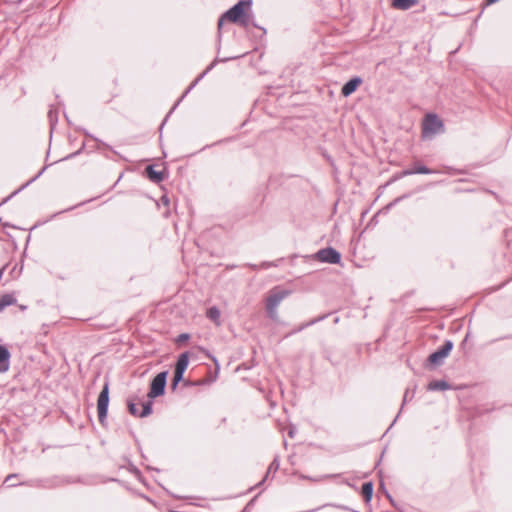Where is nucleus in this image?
Instances as JSON below:
<instances>
[{
  "label": "nucleus",
  "mask_w": 512,
  "mask_h": 512,
  "mask_svg": "<svg viewBox=\"0 0 512 512\" xmlns=\"http://www.w3.org/2000/svg\"><path fill=\"white\" fill-rule=\"evenodd\" d=\"M199 349L206 355V357H208L209 359L212 360V362L214 363L215 365V375L208 381V382H214L216 381L217 377H218V373L220 371V364H219V361L218 359L213 355L211 354V352L209 350H207L206 348L204 347H199Z\"/></svg>",
  "instance_id": "nucleus-26"
},
{
  "label": "nucleus",
  "mask_w": 512,
  "mask_h": 512,
  "mask_svg": "<svg viewBox=\"0 0 512 512\" xmlns=\"http://www.w3.org/2000/svg\"><path fill=\"white\" fill-rule=\"evenodd\" d=\"M190 360V352L185 351L179 354L174 370L185 373Z\"/></svg>",
  "instance_id": "nucleus-18"
},
{
  "label": "nucleus",
  "mask_w": 512,
  "mask_h": 512,
  "mask_svg": "<svg viewBox=\"0 0 512 512\" xmlns=\"http://www.w3.org/2000/svg\"><path fill=\"white\" fill-rule=\"evenodd\" d=\"M146 468H147L148 470H154V471H156V472H160V469L155 468V467L147 466Z\"/></svg>",
  "instance_id": "nucleus-55"
},
{
  "label": "nucleus",
  "mask_w": 512,
  "mask_h": 512,
  "mask_svg": "<svg viewBox=\"0 0 512 512\" xmlns=\"http://www.w3.org/2000/svg\"><path fill=\"white\" fill-rule=\"evenodd\" d=\"M64 116H65V118H66V120H67L68 124L70 125V124H71V122H70L69 117L67 116V114H66L65 112H64Z\"/></svg>",
  "instance_id": "nucleus-64"
},
{
  "label": "nucleus",
  "mask_w": 512,
  "mask_h": 512,
  "mask_svg": "<svg viewBox=\"0 0 512 512\" xmlns=\"http://www.w3.org/2000/svg\"><path fill=\"white\" fill-rule=\"evenodd\" d=\"M121 178H122V175H120V176H119V178L116 180V182L114 183V185H113L109 190L113 189V188H114V187L119 183V181H120V179H121Z\"/></svg>",
  "instance_id": "nucleus-56"
},
{
  "label": "nucleus",
  "mask_w": 512,
  "mask_h": 512,
  "mask_svg": "<svg viewBox=\"0 0 512 512\" xmlns=\"http://www.w3.org/2000/svg\"><path fill=\"white\" fill-rule=\"evenodd\" d=\"M16 268H17V265H15V266L12 268V270L10 271V274H11V275H13V274L15 273Z\"/></svg>",
  "instance_id": "nucleus-62"
},
{
  "label": "nucleus",
  "mask_w": 512,
  "mask_h": 512,
  "mask_svg": "<svg viewBox=\"0 0 512 512\" xmlns=\"http://www.w3.org/2000/svg\"><path fill=\"white\" fill-rule=\"evenodd\" d=\"M377 475L379 477V490L386 496V498L390 501V503L395 506V501L392 497V495L389 493V491L386 488L384 479H383V471L382 469L377 470Z\"/></svg>",
  "instance_id": "nucleus-25"
},
{
  "label": "nucleus",
  "mask_w": 512,
  "mask_h": 512,
  "mask_svg": "<svg viewBox=\"0 0 512 512\" xmlns=\"http://www.w3.org/2000/svg\"><path fill=\"white\" fill-rule=\"evenodd\" d=\"M160 202H161L163 205L168 206V205L170 204V199H169V197H168L166 194H164V195H162V196L160 197Z\"/></svg>",
  "instance_id": "nucleus-44"
},
{
  "label": "nucleus",
  "mask_w": 512,
  "mask_h": 512,
  "mask_svg": "<svg viewBox=\"0 0 512 512\" xmlns=\"http://www.w3.org/2000/svg\"><path fill=\"white\" fill-rule=\"evenodd\" d=\"M406 176H410L408 168L404 169V170H401V171H398L395 174H393V176L387 182V185H389L391 183H394V182H396V181H398V180H400V179H402L403 177H406Z\"/></svg>",
  "instance_id": "nucleus-32"
},
{
  "label": "nucleus",
  "mask_w": 512,
  "mask_h": 512,
  "mask_svg": "<svg viewBox=\"0 0 512 512\" xmlns=\"http://www.w3.org/2000/svg\"><path fill=\"white\" fill-rule=\"evenodd\" d=\"M77 131H80L81 133H83L86 137L92 139L93 141H95L97 143L96 146L92 147L91 148V151H99L101 147L111 151L113 154L115 155H118L119 156V153L113 149L112 146H110L109 144H107L106 142H104L103 140L99 139L98 137H96L95 135H93L92 133H90L87 129L83 128V127H77L76 128Z\"/></svg>",
  "instance_id": "nucleus-12"
},
{
  "label": "nucleus",
  "mask_w": 512,
  "mask_h": 512,
  "mask_svg": "<svg viewBox=\"0 0 512 512\" xmlns=\"http://www.w3.org/2000/svg\"><path fill=\"white\" fill-rule=\"evenodd\" d=\"M278 264L274 261H263L260 263V269H269L271 267H277Z\"/></svg>",
  "instance_id": "nucleus-41"
},
{
  "label": "nucleus",
  "mask_w": 512,
  "mask_h": 512,
  "mask_svg": "<svg viewBox=\"0 0 512 512\" xmlns=\"http://www.w3.org/2000/svg\"><path fill=\"white\" fill-rule=\"evenodd\" d=\"M394 206L392 205V203H388L384 208H383V211L384 212H388L390 209H392Z\"/></svg>",
  "instance_id": "nucleus-51"
},
{
  "label": "nucleus",
  "mask_w": 512,
  "mask_h": 512,
  "mask_svg": "<svg viewBox=\"0 0 512 512\" xmlns=\"http://www.w3.org/2000/svg\"><path fill=\"white\" fill-rule=\"evenodd\" d=\"M191 89L187 87V89L184 91L182 96L176 101V103L172 106V108L169 110V112L166 114L165 118L160 124L159 131H160V140L162 139V130L164 125L166 124L168 118L171 116V114L174 112V110L177 108V106L180 104V102L190 93Z\"/></svg>",
  "instance_id": "nucleus-21"
},
{
  "label": "nucleus",
  "mask_w": 512,
  "mask_h": 512,
  "mask_svg": "<svg viewBox=\"0 0 512 512\" xmlns=\"http://www.w3.org/2000/svg\"><path fill=\"white\" fill-rule=\"evenodd\" d=\"M499 0H484V3H483V8L487 7V6H490L492 4H495L496 2H498Z\"/></svg>",
  "instance_id": "nucleus-46"
},
{
  "label": "nucleus",
  "mask_w": 512,
  "mask_h": 512,
  "mask_svg": "<svg viewBox=\"0 0 512 512\" xmlns=\"http://www.w3.org/2000/svg\"><path fill=\"white\" fill-rule=\"evenodd\" d=\"M206 316L213 322H218L220 318V310L216 306L209 307L206 312Z\"/></svg>",
  "instance_id": "nucleus-28"
},
{
  "label": "nucleus",
  "mask_w": 512,
  "mask_h": 512,
  "mask_svg": "<svg viewBox=\"0 0 512 512\" xmlns=\"http://www.w3.org/2000/svg\"><path fill=\"white\" fill-rule=\"evenodd\" d=\"M128 471L131 472L141 483H145V479L142 475V472L132 463L129 462Z\"/></svg>",
  "instance_id": "nucleus-30"
},
{
  "label": "nucleus",
  "mask_w": 512,
  "mask_h": 512,
  "mask_svg": "<svg viewBox=\"0 0 512 512\" xmlns=\"http://www.w3.org/2000/svg\"><path fill=\"white\" fill-rule=\"evenodd\" d=\"M96 198H97V197H94V198H91V199H88V200L82 201V202H80V203H78V204H76V205H74V206H71V207H69V208H67V209H65V210H62V211H60V212H58V213H55V214L52 216V218H53V217H55V216H57L58 214H61V213L67 212V211H71V210H73V209H75V208H77V207H79V206H83L84 204L89 203V202H91V201L95 200Z\"/></svg>",
  "instance_id": "nucleus-39"
},
{
  "label": "nucleus",
  "mask_w": 512,
  "mask_h": 512,
  "mask_svg": "<svg viewBox=\"0 0 512 512\" xmlns=\"http://www.w3.org/2000/svg\"><path fill=\"white\" fill-rule=\"evenodd\" d=\"M102 154L106 159H112L108 153L103 152Z\"/></svg>",
  "instance_id": "nucleus-58"
},
{
  "label": "nucleus",
  "mask_w": 512,
  "mask_h": 512,
  "mask_svg": "<svg viewBox=\"0 0 512 512\" xmlns=\"http://www.w3.org/2000/svg\"><path fill=\"white\" fill-rule=\"evenodd\" d=\"M235 139H236V136L225 137L223 139H220V140H217V141L213 142L212 144L205 145L200 151L206 150V149H208L210 147L221 145L223 143H230V142L234 141Z\"/></svg>",
  "instance_id": "nucleus-31"
},
{
  "label": "nucleus",
  "mask_w": 512,
  "mask_h": 512,
  "mask_svg": "<svg viewBox=\"0 0 512 512\" xmlns=\"http://www.w3.org/2000/svg\"><path fill=\"white\" fill-rule=\"evenodd\" d=\"M454 343L452 340L446 339L444 343L434 350L426 359V367L435 369L444 363V360L449 356Z\"/></svg>",
  "instance_id": "nucleus-5"
},
{
  "label": "nucleus",
  "mask_w": 512,
  "mask_h": 512,
  "mask_svg": "<svg viewBox=\"0 0 512 512\" xmlns=\"http://www.w3.org/2000/svg\"><path fill=\"white\" fill-rule=\"evenodd\" d=\"M331 314H332L331 312H328V313L322 314V315H320V316H318V317H315V318L311 319V320H310V321H308V322H305V323H303V324L299 325L298 327H296L295 329H293L291 332H289V333L286 335V337L291 336V335H294V334H296V333H299V332L303 331L304 329H306V328H308V327H310V326H312V325H315V324H317V323H319V322L324 321V320H325L326 318H328Z\"/></svg>",
  "instance_id": "nucleus-15"
},
{
  "label": "nucleus",
  "mask_w": 512,
  "mask_h": 512,
  "mask_svg": "<svg viewBox=\"0 0 512 512\" xmlns=\"http://www.w3.org/2000/svg\"><path fill=\"white\" fill-rule=\"evenodd\" d=\"M260 493L255 495L252 499L248 501V503L244 506L242 509V512H251L253 507L255 506V503L257 501V498L259 497Z\"/></svg>",
  "instance_id": "nucleus-35"
},
{
  "label": "nucleus",
  "mask_w": 512,
  "mask_h": 512,
  "mask_svg": "<svg viewBox=\"0 0 512 512\" xmlns=\"http://www.w3.org/2000/svg\"><path fill=\"white\" fill-rule=\"evenodd\" d=\"M342 483H343V484H345V485H347V486H349V487H351V488H352V489H354V490H356V489H357L356 485L352 484L348 479H343V480H342Z\"/></svg>",
  "instance_id": "nucleus-45"
},
{
  "label": "nucleus",
  "mask_w": 512,
  "mask_h": 512,
  "mask_svg": "<svg viewBox=\"0 0 512 512\" xmlns=\"http://www.w3.org/2000/svg\"><path fill=\"white\" fill-rule=\"evenodd\" d=\"M18 307H19V309H20L21 311H25V310L27 309V306H26V305H22V304H21V305H19Z\"/></svg>",
  "instance_id": "nucleus-57"
},
{
  "label": "nucleus",
  "mask_w": 512,
  "mask_h": 512,
  "mask_svg": "<svg viewBox=\"0 0 512 512\" xmlns=\"http://www.w3.org/2000/svg\"><path fill=\"white\" fill-rule=\"evenodd\" d=\"M183 384H184L185 387H190V386L198 385L199 383H193V382H191L189 380H185L184 379Z\"/></svg>",
  "instance_id": "nucleus-47"
},
{
  "label": "nucleus",
  "mask_w": 512,
  "mask_h": 512,
  "mask_svg": "<svg viewBox=\"0 0 512 512\" xmlns=\"http://www.w3.org/2000/svg\"><path fill=\"white\" fill-rule=\"evenodd\" d=\"M169 375L168 370H163L156 374L151 381L149 385V391L147 394L148 399L152 401V405L154 404V400L158 397H161L166 392V386H167V378Z\"/></svg>",
  "instance_id": "nucleus-7"
},
{
  "label": "nucleus",
  "mask_w": 512,
  "mask_h": 512,
  "mask_svg": "<svg viewBox=\"0 0 512 512\" xmlns=\"http://www.w3.org/2000/svg\"><path fill=\"white\" fill-rule=\"evenodd\" d=\"M408 171H409L410 175H415V174L429 175V174L437 173L436 170L429 168L427 165H425L421 161L414 162L411 165V167L408 168Z\"/></svg>",
  "instance_id": "nucleus-16"
},
{
  "label": "nucleus",
  "mask_w": 512,
  "mask_h": 512,
  "mask_svg": "<svg viewBox=\"0 0 512 512\" xmlns=\"http://www.w3.org/2000/svg\"><path fill=\"white\" fill-rule=\"evenodd\" d=\"M445 132L443 120L436 113H428L422 123V138L432 139L437 134Z\"/></svg>",
  "instance_id": "nucleus-4"
},
{
  "label": "nucleus",
  "mask_w": 512,
  "mask_h": 512,
  "mask_svg": "<svg viewBox=\"0 0 512 512\" xmlns=\"http://www.w3.org/2000/svg\"><path fill=\"white\" fill-rule=\"evenodd\" d=\"M144 175L152 183L160 184L169 177V171L166 163H164V168L162 170H156L155 165L150 164L145 167Z\"/></svg>",
  "instance_id": "nucleus-9"
},
{
  "label": "nucleus",
  "mask_w": 512,
  "mask_h": 512,
  "mask_svg": "<svg viewBox=\"0 0 512 512\" xmlns=\"http://www.w3.org/2000/svg\"><path fill=\"white\" fill-rule=\"evenodd\" d=\"M11 352L9 348L0 344V374L6 373L10 368Z\"/></svg>",
  "instance_id": "nucleus-14"
},
{
  "label": "nucleus",
  "mask_w": 512,
  "mask_h": 512,
  "mask_svg": "<svg viewBox=\"0 0 512 512\" xmlns=\"http://www.w3.org/2000/svg\"><path fill=\"white\" fill-rule=\"evenodd\" d=\"M17 303V299L15 293H6L0 297V313L11 305H15Z\"/></svg>",
  "instance_id": "nucleus-22"
},
{
  "label": "nucleus",
  "mask_w": 512,
  "mask_h": 512,
  "mask_svg": "<svg viewBox=\"0 0 512 512\" xmlns=\"http://www.w3.org/2000/svg\"><path fill=\"white\" fill-rule=\"evenodd\" d=\"M110 379L108 376L105 377L103 387L97 398V413L98 420L102 427H107V417L110 403Z\"/></svg>",
  "instance_id": "nucleus-3"
},
{
  "label": "nucleus",
  "mask_w": 512,
  "mask_h": 512,
  "mask_svg": "<svg viewBox=\"0 0 512 512\" xmlns=\"http://www.w3.org/2000/svg\"><path fill=\"white\" fill-rule=\"evenodd\" d=\"M171 496H172V497H174V498H176V499H182V498H183V497L178 496V495H176V494H171Z\"/></svg>",
  "instance_id": "nucleus-63"
},
{
  "label": "nucleus",
  "mask_w": 512,
  "mask_h": 512,
  "mask_svg": "<svg viewBox=\"0 0 512 512\" xmlns=\"http://www.w3.org/2000/svg\"><path fill=\"white\" fill-rule=\"evenodd\" d=\"M4 228H7V227H11V228H17L15 225L9 223V222H4L1 224Z\"/></svg>",
  "instance_id": "nucleus-52"
},
{
  "label": "nucleus",
  "mask_w": 512,
  "mask_h": 512,
  "mask_svg": "<svg viewBox=\"0 0 512 512\" xmlns=\"http://www.w3.org/2000/svg\"><path fill=\"white\" fill-rule=\"evenodd\" d=\"M7 266H8V264H5L4 266H2V267L0 268V280L2 279L3 274H4V272H5L6 268H7Z\"/></svg>",
  "instance_id": "nucleus-50"
},
{
  "label": "nucleus",
  "mask_w": 512,
  "mask_h": 512,
  "mask_svg": "<svg viewBox=\"0 0 512 512\" xmlns=\"http://www.w3.org/2000/svg\"><path fill=\"white\" fill-rule=\"evenodd\" d=\"M142 399L138 395H130L126 399L127 410L130 415L138 418H146L153 413V405L151 400L142 402V409L139 410L137 405Z\"/></svg>",
  "instance_id": "nucleus-6"
},
{
  "label": "nucleus",
  "mask_w": 512,
  "mask_h": 512,
  "mask_svg": "<svg viewBox=\"0 0 512 512\" xmlns=\"http://www.w3.org/2000/svg\"><path fill=\"white\" fill-rule=\"evenodd\" d=\"M364 502L370 504L374 493V483L372 481L364 482L360 491Z\"/></svg>",
  "instance_id": "nucleus-19"
},
{
  "label": "nucleus",
  "mask_w": 512,
  "mask_h": 512,
  "mask_svg": "<svg viewBox=\"0 0 512 512\" xmlns=\"http://www.w3.org/2000/svg\"><path fill=\"white\" fill-rule=\"evenodd\" d=\"M191 336L189 333H180L177 338H176V343L178 344H182V343H186L190 340Z\"/></svg>",
  "instance_id": "nucleus-40"
},
{
  "label": "nucleus",
  "mask_w": 512,
  "mask_h": 512,
  "mask_svg": "<svg viewBox=\"0 0 512 512\" xmlns=\"http://www.w3.org/2000/svg\"><path fill=\"white\" fill-rule=\"evenodd\" d=\"M481 15H482V12H480V13L477 15V17H476V18H475V20H474V23H475V24L477 23V21H478V19L481 17Z\"/></svg>",
  "instance_id": "nucleus-59"
},
{
  "label": "nucleus",
  "mask_w": 512,
  "mask_h": 512,
  "mask_svg": "<svg viewBox=\"0 0 512 512\" xmlns=\"http://www.w3.org/2000/svg\"><path fill=\"white\" fill-rule=\"evenodd\" d=\"M16 477H18V474H10V475H8L5 478L4 483L7 484V486H9V487H15V486L22 485L21 484L22 482H20V483H13L14 482V478H16Z\"/></svg>",
  "instance_id": "nucleus-38"
},
{
  "label": "nucleus",
  "mask_w": 512,
  "mask_h": 512,
  "mask_svg": "<svg viewBox=\"0 0 512 512\" xmlns=\"http://www.w3.org/2000/svg\"><path fill=\"white\" fill-rule=\"evenodd\" d=\"M207 74L203 71L194 81H197V84L206 76Z\"/></svg>",
  "instance_id": "nucleus-49"
},
{
  "label": "nucleus",
  "mask_w": 512,
  "mask_h": 512,
  "mask_svg": "<svg viewBox=\"0 0 512 512\" xmlns=\"http://www.w3.org/2000/svg\"><path fill=\"white\" fill-rule=\"evenodd\" d=\"M225 21H229L234 24H238L244 28H247L249 25L259 29L262 31V36L266 35L267 31L264 27L258 25L253 20V12H252V0H239L233 6H231L228 10H226L218 19V33H217V52L219 53L221 49V39H222V27Z\"/></svg>",
  "instance_id": "nucleus-1"
},
{
  "label": "nucleus",
  "mask_w": 512,
  "mask_h": 512,
  "mask_svg": "<svg viewBox=\"0 0 512 512\" xmlns=\"http://www.w3.org/2000/svg\"><path fill=\"white\" fill-rule=\"evenodd\" d=\"M314 259L321 263L341 264L342 255L335 248L328 246V247L319 249L314 254Z\"/></svg>",
  "instance_id": "nucleus-8"
},
{
  "label": "nucleus",
  "mask_w": 512,
  "mask_h": 512,
  "mask_svg": "<svg viewBox=\"0 0 512 512\" xmlns=\"http://www.w3.org/2000/svg\"><path fill=\"white\" fill-rule=\"evenodd\" d=\"M415 390H416V385L414 386L412 392H410L409 389H406L405 393H404V396H403V402H402V407L408 402V401H411L414 397V394H415Z\"/></svg>",
  "instance_id": "nucleus-37"
},
{
  "label": "nucleus",
  "mask_w": 512,
  "mask_h": 512,
  "mask_svg": "<svg viewBox=\"0 0 512 512\" xmlns=\"http://www.w3.org/2000/svg\"><path fill=\"white\" fill-rule=\"evenodd\" d=\"M383 455H384V451L382 452V454H381V456H380L379 460L376 462V464H375V469H377V468H378V466L380 465Z\"/></svg>",
  "instance_id": "nucleus-53"
},
{
  "label": "nucleus",
  "mask_w": 512,
  "mask_h": 512,
  "mask_svg": "<svg viewBox=\"0 0 512 512\" xmlns=\"http://www.w3.org/2000/svg\"><path fill=\"white\" fill-rule=\"evenodd\" d=\"M411 195V193H405L397 198H395L393 201H391L392 205L393 206H396L397 204H399L401 201H403L404 199H407L409 198Z\"/></svg>",
  "instance_id": "nucleus-42"
},
{
  "label": "nucleus",
  "mask_w": 512,
  "mask_h": 512,
  "mask_svg": "<svg viewBox=\"0 0 512 512\" xmlns=\"http://www.w3.org/2000/svg\"><path fill=\"white\" fill-rule=\"evenodd\" d=\"M51 164H46L33 178H31L30 180H28L26 183H24L23 185H21L17 190H15L14 192H12L9 196L5 197L1 202H0V206L6 204L8 201H10L14 196H16L18 193H20L21 191H23L25 188H27L30 184H32L34 181H36L44 172L45 170L51 166Z\"/></svg>",
  "instance_id": "nucleus-13"
},
{
  "label": "nucleus",
  "mask_w": 512,
  "mask_h": 512,
  "mask_svg": "<svg viewBox=\"0 0 512 512\" xmlns=\"http://www.w3.org/2000/svg\"><path fill=\"white\" fill-rule=\"evenodd\" d=\"M266 308V312H267V316L272 320V321H275L277 322L278 321V312H277V308H271V307H265Z\"/></svg>",
  "instance_id": "nucleus-36"
},
{
  "label": "nucleus",
  "mask_w": 512,
  "mask_h": 512,
  "mask_svg": "<svg viewBox=\"0 0 512 512\" xmlns=\"http://www.w3.org/2000/svg\"><path fill=\"white\" fill-rule=\"evenodd\" d=\"M245 54H242V55H235V56H230V57H216L207 67L206 69L204 70V72L206 74H208L218 63H226L228 61H231V60H236V59H239L241 57H244Z\"/></svg>",
  "instance_id": "nucleus-23"
},
{
  "label": "nucleus",
  "mask_w": 512,
  "mask_h": 512,
  "mask_svg": "<svg viewBox=\"0 0 512 512\" xmlns=\"http://www.w3.org/2000/svg\"><path fill=\"white\" fill-rule=\"evenodd\" d=\"M342 474L341 473H338V474H325V475H321L317 478L315 477H311V476H302L303 479H307V480H310V481H313V482H319V481H322L324 479H333V478H339L341 477Z\"/></svg>",
  "instance_id": "nucleus-29"
},
{
  "label": "nucleus",
  "mask_w": 512,
  "mask_h": 512,
  "mask_svg": "<svg viewBox=\"0 0 512 512\" xmlns=\"http://www.w3.org/2000/svg\"><path fill=\"white\" fill-rule=\"evenodd\" d=\"M452 388V385L445 379L432 380L427 385L428 391H446Z\"/></svg>",
  "instance_id": "nucleus-17"
},
{
  "label": "nucleus",
  "mask_w": 512,
  "mask_h": 512,
  "mask_svg": "<svg viewBox=\"0 0 512 512\" xmlns=\"http://www.w3.org/2000/svg\"><path fill=\"white\" fill-rule=\"evenodd\" d=\"M291 291L284 289L280 286H276L270 290L268 297L266 298L265 307L277 308L282 300L288 297Z\"/></svg>",
  "instance_id": "nucleus-10"
},
{
  "label": "nucleus",
  "mask_w": 512,
  "mask_h": 512,
  "mask_svg": "<svg viewBox=\"0 0 512 512\" xmlns=\"http://www.w3.org/2000/svg\"><path fill=\"white\" fill-rule=\"evenodd\" d=\"M75 483H83L82 477L71 475H52L49 477L30 479L22 482L21 484L40 489H56Z\"/></svg>",
  "instance_id": "nucleus-2"
},
{
  "label": "nucleus",
  "mask_w": 512,
  "mask_h": 512,
  "mask_svg": "<svg viewBox=\"0 0 512 512\" xmlns=\"http://www.w3.org/2000/svg\"><path fill=\"white\" fill-rule=\"evenodd\" d=\"M85 147H86V143L83 142L82 145L80 146V148L77 151L68 154L67 156H65L62 159H60V161H67V160H71V159L76 158L78 155H80L84 151ZM58 162H59V160H58ZM55 163H57V161Z\"/></svg>",
  "instance_id": "nucleus-33"
},
{
  "label": "nucleus",
  "mask_w": 512,
  "mask_h": 512,
  "mask_svg": "<svg viewBox=\"0 0 512 512\" xmlns=\"http://www.w3.org/2000/svg\"><path fill=\"white\" fill-rule=\"evenodd\" d=\"M417 3L418 0H392V7L399 10H408Z\"/></svg>",
  "instance_id": "nucleus-24"
},
{
  "label": "nucleus",
  "mask_w": 512,
  "mask_h": 512,
  "mask_svg": "<svg viewBox=\"0 0 512 512\" xmlns=\"http://www.w3.org/2000/svg\"><path fill=\"white\" fill-rule=\"evenodd\" d=\"M59 108L55 105H51L48 111V119L50 125V138H52L53 130L58 124Z\"/></svg>",
  "instance_id": "nucleus-20"
},
{
  "label": "nucleus",
  "mask_w": 512,
  "mask_h": 512,
  "mask_svg": "<svg viewBox=\"0 0 512 512\" xmlns=\"http://www.w3.org/2000/svg\"><path fill=\"white\" fill-rule=\"evenodd\" d=\"M184 374L185 373H183V372L174 370L173 378H172L171 385H170L172 391H175L177 389L179 383L184 381Z\"/></svg>",
  "instance_id": "nucleus-27"
},
{
  "label": "nucleus",
  "mask_w": 512,
  "mask_h": 512,
  "mask_svg": "<svg viewBox=\"0 0 512 512\" xmlns=\"http://www.w3.org/2000/svg\"><path fill=\"white\" fill-rule=\"evenodd\" d=\"M363 83V79L360 76H353L346 81L341 88V95L344 97L351 96Z\"/></svg>",
  "instance_id": "nucleus-11"
},
{
  "label": "nucleus",
  "mask_w": 512,
  "mask_h": 512,
  "mask_svg": "<svg viewBox=\"0 0 512 512\" xmlns=\"http://www.w3.org/2000/svg\"><path fill=\"white\" fill-rule=\"evenodd\" d=\"M247 266H248L250 269L255 270V271H256V270H258V269H260V264H259V265H257V264L248 263V264H247Z\"/></svg>",
  "instance_id": "nucleus-48"
},
{
  "label": "nucleus",
  "mask_w": 512,
  "mask_h": 512,
  "mask_svg": "<svg viewBox=\"0 0 512 512\" xmlns=\"http://www.w3.org/2000/svg\"><path fill=\"white\" fill-rule=\"evenodd\" d=\"M288 435H289V437H291V438H292V437L294 436V430H290V431L288 432Z\"/></svg>",
  "instance_id": "nucleus-61"
},
{
  "label": "nucleus",
  "mask_w": 512,
  "mask_h": 512,
  "mask_svg": "<svg viewBox=\"0 0 512 512\" xmlns=\"http://www.w3.org/2000/svg\"><path fill=\"white\" fill-rule=\"evenodd\" d=\"M466 342H467V340H466V339H463V340H462V342H461V344H460V346L463 348V347L466 345Z\"/></svg>",
  "instance_id": "nucleus-60"
},
{
  "label": "nucleus",
  "mask_w": 512,
  "mask_h": 512,
  "mask_svg": "<svg viewBox=\"0 0 512 512\" xmlns=\"http://www.w3.org/2000/svg\"><path fill=\"white\" fill-rule=\"evenodd\" d=\"M197 85V81H193L189 86L188 88H190L191 90L194 89V87Z\"/></svg>",
  "instance_id": "nucleus-54"
},
{
  "label": "nucleus",
  "mask_w": 512,
  "mask_h": 512,
  "mask_svg": "<svg viewBox=\"0 0 512 512\" xmlns=\"http://www.w3.org/2000/svg\"><path fill=\"white\" fill-rule=\"evenodd\" d=\"M267 479H268V473H266V474L264 475L263 479H262L260 482H258L255 486L250 487V488H249V490H248V492L252 491V490H253V489H255V488H259V487H261V486L265 483V481H266Z\"/></svg>",
  "instance_id": "nucleus-43"
},
{
  "label": "nucleus",
  "mask_w": 512,
  "mask_h": 512,
  "mask_svg": "<svg viewBox=\"0 0 512 512\" xmlns=\"http://www.w3.org/2000/svg\"><path fill=\"white\" fill-rule=\"evenodd\" d=\"M279 467H280V462H279L278 457L276 456V457L273 459V461L270 463V465H269L268 470H267V472H266V473H268V475H269L271 472L275 473V472H277V471H278Z\"/></svg>",
  "instance_id": "nucleus-34"
}]
</instances>
